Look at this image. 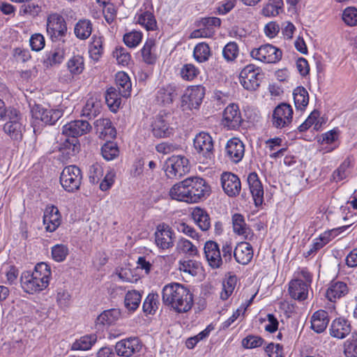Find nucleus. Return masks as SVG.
Listing matches in <instances>:
<instances>
[{
  "label": "nucleus",
  "mask_w": 357,
  "mask_h": 357,
  "mask_svg": "<svg viewBox=\"0 0 357 357\" xmlns=\"http://www.w3.org/2000/svg\"><path fill=\"white\" fill-rule=\"evenodd\" d=\"M163 303L178 313L189 311L193 305V297L189 289L173 282L165 285L162 291Z\"/></svg>",
  "instance_id": "obj_1"
},
{
  "label": "nucleus",
  "mask_w": 357,
  "mask_h": 357,
  "mask_svg": "<svg viewBox=\"0 0 357 357\" xmlns=\"http://www.w3.org/2000/svg\"><path fill=\"white\" fill-rule=\"evenodd\" d=\"M52 272L50 266L40 262L33 271H24L20 278L22 288L28 294H34L46 289L50 282Z\"/></svg>",
  "instance_id": "obj_2"
},
{
  "label": "nucleus",
  "mask_w": 357,
  "mask_h": 357,
  "mask_svg": "<svg viewBox=\"0 0 357 357\" xmlns=\"http://www.w3.org/2000/svg\"><path fill=\"white\" fill-rule=\"evenodd\" d=\"M312 282V274L306 268H299L289 283L290 296L300 301L307 299Z\"/></svg>",
  "instance_id": "obj_3"
},
{
  "label": "nucleus",
  "mask_w": 357,
  "mask_h": 357,
  "mask_svg": "<svg viewBox=\"0 0 357 357\" xmlns=\"http://www.w3.org/2000/svg\"><path fill=\"white\" fill-rule=\"evenodd\" d=\"M91 129V126L87 121L75 120L70 121L63 126L62 133L65 136L71 137L72 139H67L64 144L65 147L75 151L77 149V137L86 134Z\"/></svg>",
  "instance_id": "obj_4"
},
{
  "label": "nucleus",
  "mask_w": 357,
  "mask_h": 357,
  "mask_svg": "<svg viewBox=\"0 0 357 357\" xmlns=\"http://www.w3.org/2000/svg\"><path fill=\"white\" fill-rule=\"evenodd\" d=\"M8 119L3 130L12 140L20 141L25 130V125L20 112L15 108L8 109Z\"/></svg>",
  "instance_id": "obj_5"
},
{
  "label": "nucleus",
  "mask_w": 357,
  "mask_h": 357,
  "mask_svg": "<svg viewBox=\"0 0 357 357\" xmlns=\"http://www.w3.org/2000/svg\"><path fill=\"white\" fill-rule=\"evenodd\" d=\"M165 171L170 178H180L190 171L188 159L181 155H172L165 162Z\"/></svg>",
  "instance_id": "obj_6"
},
{
  "label": "nucleus",
  "mask_w": 357,
  "mask_h": 357,
  "mask_svg": "<svg viewBox=\"0 0 357 357\" xmlns=\"http://www.w3.org/2000/svg\"><path fill=\"white\" fill-rule=\"evenodd\" d=\"M82 176L81 170L75 165L66 167L60 176L63 188L69 192H73L79 188Z\"/></svg>",
  "instance_id": "obj_7"
},
{
  "label": "nucleus",
  "mask_w": 357,
  "mask_h": 357,
  "mask_svg": "<svg viewBox=\"0 0 357 357\" xmlns=\"http://www.w3.org/2000/svg\"><path fill=\"white\" fill-rule=\"evenodd\" d=\"M282 51L270 44L262 45L250 51L252 59L264 63H275L282 58Z\"/></svg>",
  "instance_id": "obj_8"
},
{
  "label": "nucleus",
  "mask_w": 357,
  "mask_h": 357,
  "mask_svg": "<svg viewBox=\"0 0 357 357\" xmlns=\"http://www.w3.org/2000/svg\"><path fill=\"white\" fill-rule=\"evenodd\" d=\"M190 182L187 189V203H197L208 195L210 187L205 180L200 177H190Z\"/></svg>",
  "instance_id": "obj_9"
},
{
  "label": "nucleus",
  "mask_w": 357,
  "mask_h": 357,
  "mask_svg": "<svg viewBox=\"0 0 357 357\" xmlns=\"http://www.w3.org/2000/svg\"><path fill=\"white\" fill-rule=\"evenodd\" d=\"M173 117L171 114L160 112L151 124L153 135L158 138L168 137L174 133L171 126Z\"/></svg>",
  "instance_id": "obj_10"
},
{
  "label": "nucleus",
  "mask_w": 357,
  "mask_h": 357,
  "mask_svg": "<svg viewBox=\"0 0 357 357\" xmlns=\"http://www.w3.org/2000/svg\"><path fill=\"white\" fill-rule=\"evenodd\" d=\"M67 32L63 17L57 13L50 14L47 20V33L53 42L61 40Z\"/></svg>",
  "instance_id": "obj_11"
},
{
  "label": "nucleus",
  "mask_w": 357,
  "mask_h": 357,
  "mask_svg": "<svg viewBox=\"0 0 357 357\" xmlns=\"http://www.w3.org/2000/svg\"><path fill=\"white\" fill-rule=\"evenodd\" d=\"M294 111L287 103L278 105L273 111L271 123L274 128L282 129L288 128L293 120Z\"/></svg>",
  "instance_id": "obj_12"
},
{
  "label": "nucleus",
  "mask_w": 357,
  "mask_h": 357,
  "mask_svg": "<svg viewBox=\"0 0 357 357\" xmlns=\"http://www.w3.org/2000/svg\"><path fill=\"white\" fill-rule=\"evenodd\" d=\"M194 147L202 156L203 163H208L212 160L214 156L213 143L210 135L204 132L197 134L194 139Z\"/></svg>",
  "instance_id": "obj_13"
},
{
  "label": "nucleus",
  "mask_w": 357,
  "mask_h": 357,
  "mask_svg": "<svg viewBox=\"0 0 357 357\" xmlns=\"http://www.w3.org/2000/svg\"><path fill=\"white\" fill-rule=\"evenodd\" d=\"M261 69L254 64L245 66L240 73V83L244 89L248 91H255L259 86Z\"/></svg>",
  "instance_id": "obj_14"
},
{
  "label": "nucleus",
  "mask_w": 357,
  "mask_h": 357,
  "mask_svg": "<svg viewBox=\"0 0 357 357\" xmlns=\"http://www.w3.org/2000/svg\"><path fill=\"white\" fill-rule=\"evenodd\" d=\"M31 113L34 123L41 122L49 125L54 124L63 115L62 112L59 109H48L40 105L33 106Z\"/></svg>",
  "instance_id": "obj_15"
},
{
  "label": "nucleus",
  "mask_w": 357,
  "mask_h": 357,
  "mask_svg": "<svg viewBox=\"0 0 357 357\" xmlns=\"http://www.w3.org/2000/svg\"><path fill=\"white\" fill-rule=\"evenodd\" d=\"M114 348L117 356L131 357L141 351L142 343L137 337H129L118 341Z\"/></svg>",
  "instance_id": "obj_16"
},
{
  "label": "nucleus",
  "mask_w": 357,
  "mask_h": 357,
  "mask_svg": "<svg viewBox=\"0 0 357 357\" xmlns=\"http://www.w3.org/2000/svg\"><path fill=\"white\" fill-rule=\"evenodd\" d=\"M174 232L172 229L165 223L157 226L154 236L155 243L160 250H168L174 245Z\"/></svg>",
  "instance_id": "obj_17"
},
{
  "label": "nucleus",
  "mask_w": 357,
  "mask_h": 357,
  "mask_svg": "<svg viewBox=\"0 0 357 357\" xmlns=\"http://www.w3.org/2000/svg\"><path fill=\"white\" fill-rule=\"evenodd\" d=\"M221 24L218 17H210L202 19L200 27L190 33L191 38H211L215 32V28Z\"/></svg>",
  "instance_id": "obj_18"
},
{
  "label": "nucleus",
  "mask_w": 357,
  "mask_h": 357,
  "mask_svg": "<svg viewBox=\"0 0 357 357\" xmlns=\"http://www.w3.org/2000/svg\"><path fill=\"white\" fill-rule=\"evenodd\" d=\"M204 252L205 259L211 268L218 269L222 266L220 248L218 243L213 241H206L204 246Z\"/></svg>",
  "instance_id": "obj_19"
},
{
  "label": "nucleus",
  "mask_w": 357,
  "mask_h": 357,
  "mask_svg": "<svg viewBox=\"0 0 357 357\" xmlns=\"http://www.w3.org/2000/svg\"><path fill=\"white\" fill-rule=\"evenodd\" d=\"M222 122L229 130H236L241 126L243 119L238 105L231 103L225 109Z\"/></svg>",
  "instance_id": "obj_20"
},
{
  "label": "nucleus",
  "mask_w": 357,
  "mask_h": 357,
  "mask_svg": "<svg viewBox=\"0 0 357 357\" xmlns=\"http://www.w3.org/2000/svg\"><path fill=\"white\" fill-rule=\"evenodd\" d=\"M66 67L69 75L61 77L60 79L65 82H70L75 77L82 74L84 70V59L79 54L73 55L66 63Z\"/></svg>",
  "instance_id": "obj_21"
},
{
  "label": "nucleus",
  "mask_w": 357,
  "mask_h": 357,
  "mask_svg": "<svg viewBox=\"0 0 357 357\" xmlns=\"http://www.w3.org/2000/svg\"><path fill=\"white\" fill-rule=\"evenodd\" d=\"M221 185L224 192L229 197H236L241 189L239 178L231 172H223L220 178Z\"/></svg>",
  "instance_id": "obj_22"
},
{
  "label": "nucleus",
  "mask_w": 357,
  "mask_h": 357,
  "mask_svg": "<svg viewBox=\"0 0 357 357\" xmlns=\"http://www.w3.org/2000/svg\"><path fill=\"white\" fill-rule=\"evenodd\" d=\"M226 156L232 162L238 163L243 159L245 154V146L243 142L237 138L230 139L225 146Z\"/></svg>",
  "instance_id": "obj_23"
},
{
  "label": "nucleus",
  "mask_w": 357,
  "mask_h": 357,
  "mask_svg": "<svg viewBox=\"0 0 357 357\" xmlns=\"http://www.w3.org/2000/svg\"><path fill=\"white\" fill-rule=\"evenodd\" d=\"M61 215L57 207L47 206L43 215V224L47 231L53 232L60 226Z\"/></svg>",
  "instance_id": "obj_24"
},
{
  "label": "nucleus",
  "mask_w": 357,
  "mask_h": 357,
  "mask_svg": "<svg viewBox=\"0 0 357 357\" xmlns=\"http://www.w3.org/2000/svg\"><path fill=\"white\" fill-rule=\"evenodd\" d=\"M349 227L350 225L342 226L321 233L318 237L313 239L311 243L313 245V249L318 252L333 238L346 231Z\"/></svg>",
  "instance_id": "obj_25"
},
{
  "label": "nucleus",
  "mask_w": 357,
  "mask_h": 357,
  "mask_svg": "<svg viewBox=\"0 0 357 357\" xmlns=\"http://www.w3.org/2000/svg\"><path fill=\"white\" fill-rule=\"evenodd\" d=\"M247 180L255 206H261L264 202V192L258 175L255 172H252L248 174Z\"/></svg>",
  "instance_id": "obj_26"
},
{
  "label": "nucleus",
  "mask_w": 357,
  "mask_h": 357,
  "mask_svg": "<svg viewBox=\"0 0 357 357\" xmlns=\"http://www.w3.org/2000/svg\"><path fill=\"white\" fill-rule=\"evenodd\" d=\"M232 226L234 232L243 239L247 241L253 239L254 233L246 224L245 218L241 214L235 213L232 215Z\"/></svg>",
  "instance_id": "obj_27"
},
{
  "label": "nucleus",
  "mask_w": 357,
  "mask_h": 357,
  "mask_svg": "<svg viewBox=\"0 0 357 357\" xmlns=\"http://www.w3.org/2000/svg\"><path fill=\"white\" fill-rule=\"evenodd\" d=\"M205 95V88L201 85L188 88L183 96V101L192 108H197L202 102Z\"/></svg>",
  "instance_id": "obj_28"
},
{
  "label": "nucleus",
  "mask_w": 357,
  "mask_h": 357,
  "mask_svg": "<svg viewBox=\"0 0 357 357\" xmlns=\"http://www.w3.org/2000/svg\"><path fill=\"white\" fill-rule=\"evenodd\" d=\"M253 257L252 245L247 242H240L234 248V259L242 265L248 264Z\"/></svg>",
  "instance_id": "obj_29"
},
{
  "label": "nucleus",
  "mask_w": 357,
  "mask_h": 357,
  "mask_svg": "<svg viewBox=\"0 0 357 357\" xmlns=\"http://www.w3.org/2000/svg\"><path fill=\"white\" fill-rule=\"evenodd\" d=\"M351 332L350 323L344 318H337L332 321L330 328V334L331 336L343 339Z\"/></svg>",
  "instance_id": "obj_30"
},
{
  "label": "nucleus",
  "mask_w": 357,
  "mask_h": 357,
  "mask_svg": "<svg viewBox=\"0 0 357 357\" xmlns=\"http://www.w3.org/2000/svg\"><path fill=\"white\" fill-rule=\"evenodd\" d=\"M95 127L99 137L104 140L109 141L116 137V130L109 119H100L96 120Z\"/></svg>",
  "instance_id": "obj_31"
},
{
  "label": "nucleus",
  "mask_w": 357,
  "mask_h": 357,
  "mask_svg": "<svg viewBox=\"0 0 357 357\" xmlns=\"http://www.w3.org/2000/svg\"><path fill=\"white\" fill-rule=\"evenodd\" d=\"M348 292V287L346 283L340 281H332L326 292V298L331 302L345 296Z\"/></svg>",
  "instance_id": "obj_32"
},
{
  "label": "nucleus",
  "mask_w": 357,
  "mask_h": 357,
  "mask_svg": "<svg viewBox=\"0 0 357 357\" xmlns=\"http://www.w3.org/2000/svg\"><path fill=\"white\" fill-rule=\"evenodd\" d=\"M339 137V130L337 128L324 133L321 136V145L324 153H329L338 147L337 141Z\"/></svg>",
  "instance_id": "obj_33"
},
{
  "label": "nucleus",
  "mask_w": 357,
  "mask_h": 357,
  "mask_svg": "<svg viewBox=\"0 0 357 357\" xmlns=\"http://www.w3.org/2000/svg\"><path fill=\"white\" fill-rule=\"evenodd\" d=\"M329 322L328 312L323 310L316 311L311 318V328L317 333H322Z\"/></svg>",
  "instance_id": "obj_34"
},
{
  "label": "nucleus",
  "mask_w": 357,
  "mask_h": 357,
  "mask_svg": "<svg viewBox=\"0 0 357 357\" xmlns=\"http://www.w3.org/2000/svg\"><path fill=\"white\" fill-rule=\"evenodd\" d=\"M190 182V177L174 184L169 190V196L172 199L187 203V189Z\"/></svg>",
  "instance_id": "obj_35"
},
{
  "label": "nucleus",
  "mask_w": 357,
  "mask_h": 357,
  "mask_svg": "<svg viewBox=\"0 0 357 357\" xmlns=\"http://www.w3.org/2000/svg\"><path fill=\"white\" fill-rule=\"evenodd\" d=\"M282 142L283 140L280 137L271 138L265 142L266 148L270 152V158L276 159L284 155L287 148L282 147Z\"/></svg>",
  "instance_id": "obj_36"
},
{
  "label": "nucleus",
  "mask_w": 357,
  "mask_h": 357,
  "mask_svg": "<svg viewBox=\"0 0 357 357\" xmlns=\"http://www.w3.org/2000/svg\"><path fill=\"white\" fill-rule=\"evenodd\" d=\"M121 310L112 308L103 311L97 318V324L103 326L114 325L121 318Z\"/></svg>",
  "instance_id": "obj_37"
},
{
  "label": "nucleus",
  "mask_w": 357,
  "mask_h": 357,
  "mask_svg": "<svg viewBox=\"0 0 357 357\" xmlns=\"http://www.w3.org/2000/svg\"><path fill=\"white\" fill-rule=\"evenodd\" d=\"M176 96V87L169 84L159 89L157 92L156 100L163 105H168L173 102Z\"/></svg>",
  "instance_id": "obj_38"
},
{
  "label": "nucleus",
  "mask_w": 357,
  "mask_h": 357,
  "mask_svg": "<svg viewBox=\"0 0 357 357\" xmlns=\"http://www.w3.org/2000/svg\"><path fill=\"white\" fill-rule=\"evenodd\" d=\"M136 23L140 24L147 31H154L157 29V22L153 14L150 11L140 10L135 15Z\"/></svg>",
  "instance_id": "obj_39"
},
{
  "label": "nucleus",
  "mask_w": 357,
  "mask_h": 357,
  "mask_svg": "<svg viewBox=\"0 0 357 357\" xmlns=\"http://www.w3.org/2000/svg\"><path fill=\"white\" fill-rule=\"evenodd\" d=\"M155 49V40L148 38L140 50L144 62L147 64H153L155 63L157 60Z\"/></svg>",
  "instance_id": "obj_40"
},
{
  "label": "nucleus",
  "mask_w": 357,
  "mask_h": 357,
  "mask_svg": "<svg viewBox=\"0 0 357 357\" xmlns=\"http://www.w3.org/2000/svg\"><path fill=\"white\" fill-rule=\"evenodd\" d=\"M178 269L185 275L196 276L202 271V264L199 261L196 260H181L178 262Z\"/></svg>",
  "instance_id": "obj_41"
},
{
  "label": "nucleus",
  "mask_w": 357,
  "mask_h": 357,
  "mask_svg": "<svg viewBox=\"0 0 357 357\" xmlns=\"http://www.w3.org/2000/svg\"><path fill=\"white\" fill-rule=\"evenodd\" d=\"M116 84L122 97L130 96L132 84L128 74L124 72H119L116 75Z\"/></svg>",
  "instance_id": "obj_42"
},
{
  "label": "nucleus",
  "mask_w": 357,
  "mask_h": 357,
  "mask_svg": "<svg viewBox=\"0 0 357 357\" xmlns=\"http://www.w3.org/2000/svg\"><path fill=\"white\" fill-rule=\"evenodd\" d=\"M194 222L202 231H207L211 227L210 218L207 213L199 207H195L192 211Z\"/></svg>",
  "instance_id": "obj_43"
},
{
  "label": "nucleus",
  "mask_w": 357,
  "mask_h": 357,
  "mask_svg": "<svg viewBox=\"0 0 357 357\" xmlns=\"http://www.w3.org/2000/svg\"><path fill=\"white\" fill-rule=\"evenodd\" d=\"M97 342V335L90 334L82 336L77 339L72 344L71 349L75 351L89 350Z\"/></svg>",
  "instance_id": "obj_44"
},
{
  "label": "nucleus",
  "mask_w": 357,
  "mask_h": 357,
  "mask_svg": "<svg viewBox=\"0 0 357 357\" xmlns=\"http://www.w3.org/2000/svg\"><path fill=\"white\" fill-rule=\"evenodd\" d=\"M295 107L298 110L303 111L309 102V95L303 86L296 87L293 92Z\"/></svg>",
  "instance_id": "obj_45"
},
{
  "label": "nucleus",
  "mask_w": 357,
  "mask_h": 357,
  "mask_svg": "<svg viewBox=\"0 0 357 357\" xmlns=\"http://www.w3.org/2000/svg\"><path fill=\"white\" fill-rule=\"evenodd\" d=\"M101 109V102L96 97L89 98L82 110V115L89 118L98 115Z\"/></svg>",
  "instance_id": "obj_46"
},
{
  "label": "nucleus",
  "mask_w": 357,
  "mask_h": 357,
  "mask_svg": "<svg viewBox=\"0 0 357 357\" xmlns=\"http://www.w3.org/2000/svg\"><path fill=\"white\" fill-rule=\"evenodd\" d=\"M323 121V118H319V112L317 110H314L307 119L298 126V130L299 132H305L313 126L314 130H319L321 127Z\"/></svg>",
  "instance_id": "obj_47"
},
{
  "label": "nucleus",
  "mask_w": 357,
  "mask_h": 357,
  "mask_svg": "<svg viewBox=\"0 0 357 357\" xmlns=\"http://www.w3.org/2000/svg\"><path fill=\"white\" fill-rule=\"evenodd\" d=\"M199 73V69L192 63H185L178 69V75L181 79L187 82L193 81Z\"/></svg>",
  "instance_id": "obj_48"
},
{
  "label": "nucleus",
  "mask_w": 357,
  "mask_h": 357,
  "mask_svg": "<svg viewBox=\"0 0 357 357\" xmlns=\"http://www.w3.org/2000/svg\"><path fill=\"white\" fill-rule=\"evenodd\" d=\"M74 32L77 38L80 40H86L92 32V24L90 20H81L78 21L74 28Z\"/></svg>",
  "instance_id": "obj_49"
},
{
  "label": "nucleus",
  "mask_w": 357,
  "mask_h": 357,
  "mask_svg": "<svg viewBox=\"0 0 357 357\" xmlns=\"http://www.w3.org/2000/svg\"><path fill=\"white\" fill-rule=\"evenodd\" d=\"M122 97L119 93V91L114 87L107 89L105 95L106 102L112 112H116L120 107Z\"/></svg>",
  "instance_id": "obj_50"
},
{
  "label": "nucleus",
  "mask_w": 357,
  "mask_h": 357,
  "mask_svg": "<svg viewBox=\"0 0 357 357\" xmlns=\"http://www.w3.org/2000/svg\"><path fill=\"white\" fill-rule=\"evenodd\" d=\"M103 38L101 36L93 35L89 46V54L94 61H98L103 53Z\"/></svg>",
  "instance_id": "obj_51"
},
{
  "label": "nucleus",
  "mask_w": 357,
  "mask_h": 357,
  "mask_svg": "<svg viewBox=\"0 0 357 357\" xmlns=\"http://www.w3.org/2000/svg\"><path fill=\"white\" fill-rule=\"evenodd\" d=\"M64 59V51L57 48L47 52L45 54L44 63L47 67L59 65Z\"/></svg>",
  "instance_id": "obj_52"
},
{
  "label": "nucleus",
  "mask_w": 357,
  "mask_h": 357,
  "mask_svg": "<svg viewBox=\"0 0 357 357\" xmlns=\"http://www.w3.org/2000/svg\"><path fill=\"white\" fill-rule=\"evenodd\" d=\"M282 0H269L261 10L263 15L266 17H275L282 11Z\"/></svg>",
  "instance_id": "obj_53"
},
{
  "label": "nucleus",
  "mask_w": 357,
  "mask_h": 357,
  "mask_svg": "<svg viewBox=\"0 0 357 357\" xmlns=\"http://www.w3.org/2000/svg\"><path fill=\"white\" fill-rule=\"evenodd\" d=\"M142 300V295L136 290L129 291L127 292L124 299L125 307L129 311L136 310Z\"/></svg>",
  "instance_id": "obj_54"
},
{
  "label": "nucleus",
  "mask_w": 357,
  "mask_h": 357,
  "mask_svg": "<svg viewBox=\"0 0 357 357\" xmlns=\"http://www.w3.org/2000/svg\"><path fill=\"white\" fill-rule=\"evenodd\" d=\"M210 56L211 50L208 44L200 43L195 47L193 56L198 63H203L208 61Z\"/></svg>",
  "instance_id": "obj_55"
},
{
  "label": "nucleus",
  "mask_w": 357,
  "mask_h": 357,
  "mask_svg": "<svg viewBox=\"0 0 357 357\" xmlns=\"http://www.w3.org/2000/svg\"><path fill=\"white\" fill-rule=\"evenodd\" d=\"M143 38V33L140 31L132 30L124 34L123 40L125 45L130 48L137 47Z\"/></svg>",
  "instance_id": "obj_56"
},
{
  "label": "nucleus",
  "mask_w": 357,
  "mask_h": 357,
  "mask_svg": "<svg viewBox=\"0 0 357 357\" xmlns=\"http://www.w3.org/2000/svg\"><path fill=\"white\" fill-rule=\"evenodd\" d=\"M56 302L58 307L63 311L69 308L71 304V296L68 290L63 288L57 289Z\"/></svg>",
  "instance_id": "obj_57"
},
{
  "label": "nucleus",
  "mask_w": 357,
  "mask_h": 357,
  "mask_svg": "<svg viewBox=\"0 0 357 357\" xmlns=\"http://www.w3.org/2000/svg\"><path fill=\"white\" fill-rule=\"evenodd\" d=\"M176 250L179 253L185 254L189 256H196L198 254V250L189 240L181 238L176 244Z\"/></svg>",
  "instance_id": "obj_58"
},
{
  "label": "nucleus",
  "mask_w": 357,
  "mask_h": 357,
  "mask_svg": "<svg viewBox=\"0 0 357 357\" xmlns=\"http://www.w3.org/2000/svg\"><path fill=\"white\" fill-rule=\"evenodd\" d=\"M237 278L235 275H231L222 282V289L220 292V298L223 301L227 300L232 294L236 287Z\"/></svg>",
  "instance_id": "obj_59"
},
{
  "label": "nucleus",
  "mask_w": 357,
  "mask_h": 357,
  "mask_svg": "<svg viewBox=\"0 0 357 357\" xmlns=\"http://www.w3.org/2000/svg\"><path fill=\"white\" fill-rule=\"evenodd\" d=\"M255 294L247 301L246 303L242 304L226 321L222 324V328L226 329L229 328L239 317L241 314L243 315L245 312L247 307L252 303Z\"/></svg>",
  "instance_id": "obj_60"
},
{
  "label": "nucleus",
  "mask_w": 357,
  "mask_h": 357,
  "mask_svg": "<svg viewBox=\"0 0 357 357\" xmlns=\"http://www.w3.org/2000/svg\"><path fill=\"white\" fill-rule=\"evenodd\" d=\"M101 153L106 160L115 159L119 153L118 146L113 142L107 141L101 148Z\"/></svg>",
  "instance_id": "obj_61"
},
{
  "label": "nucleus",
  "mask_w": 357,
  "mask_h": 357,
  "mask_svg": "<svg viewBox=\"0 0 357 357\" xmlns=\"http://www.w3.org/2000/svg\"><path fill=\"white\" fill-rule=\"evenodd\" d=\"M221 256L222 261L225 263L230 262L234 257V248L231 239H227L221 241Z\"/></svg>",
  "instance_id": "obj_62"
},
{
  "label": "nucleus",
  "mask_w": 357,
  "mask_h": 357,
  "mask_svg": "<svg viewBox=\"0 0 357 357\" xmlns=\"http://www.w3.org/2000/svg\"><path fill=\"white\" fill-rule=\"evenodd\" d=\"M104 170L102 165L99 162L92 164L89 169V181L93 184L98 183L103 176Z\"/></svg>",
  "instance_id": "obj_63"
},
{
  "label": "nucleus",
  "mask_w": 357,
  "mask_h": 357,
  "mask_svg": "<svg viewBox=\"0 0 357 357\" xmlns=\"http://www.w3.org/2000/svg\"><path fill=\"white\" fill-rule=\"evenodd\" d=\"M344 22L350 26L357 25V8L355 7H347L342 13V16Z\"/></svg>",
  "instance_id": "obj_64"
}]
</instances>
